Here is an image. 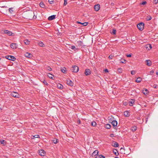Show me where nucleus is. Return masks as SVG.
<instances>
[{
    "instance_id": "obj_49",
    "label": "nucleus",
    "mask_w": 158,
    "mask_h": 158,
    "mask_svg": "<svg viewBox=\"0 0 158 158\" xmlns=\"http://www.w3.org/2000/svg\"><path fill=\"white\" fill-rule=\"evenodd\" d=\"M146 3H147V2L146 1L143 2L141 3V5H145Z\"/></svg>"
},
{
    "instance_id": "obj_56",
    "label": "nucleus",
    "mask_w": 158,
    "mask_h": 158,
    "mask_svg": "<svg viewBox=\"0 0 158 158\" xmlns=\"http://www.w3.org/2000/svg\"><path fill=\"white\" fill-rule=\"evenodd\" d=\"M77 23H78V24H81V23H81V22H79V21H77Z\"/></svg>"
},
{
    "instance_id": "obj_17",
    "label": "nucleus",
    "mask_w": 158,
    "mask_h": 158,
    "mask_svg": "<svg viewBox=\"0 0 158 158\" xmlns=\"http://www.w3.org/2000/svg\"><path fill=\"white\" fill-rule=\"evenodd\" d=\"M124 115L125 117H128L130 115V113L128 111H125L124 112Z\"/></svg>"
},
{
    "instance_id": "obj_28",
    "label": "nucleus",
    "mask_w": 158,
    "mask_h": 158,
    "mask_svg": "<svg viewBox=\"0 0 158 158\" xmlns=\"http://www.w3.org/2000/svg\"><path fill=\"white\" fill-rule=\"evenodd\" d=\"M105 127L106 128L108 129H109L110 128L111 125H110L109 124H106L105 126Z\"/></svg>"
},
{
    "instance_id": "obj_40",
    "label": "nucleus",
    "mask_w": 158,
    "mask_h": 158,
    "mask_svg": "<svg viewBox=\"0 0 158 158\" xmlns=\"http://www.w3.org/2000/svg\"><path fill=\"white\" fill-rule=\"evenodd\" d=\"M81 24L83 25L84 26H86L88 25V23L85 22L81 23Z\"/></svg>"
},
{
    "instance_id": "obj_14",
    "label": "nucleus",
    "mask_w": 158,
    "mask_h": 158,
    "mask_svg": "<svg viewBox=\"0 0 158 158\" xmlns=\"http://www.w3.org/2000/svg\"><path fill=\"white\" fill-rule=\"evenodd\" d=\"M56 15H53L49 16L48 18V20L49 21H51L53 19H54L56 17Z\"/></svg>"
},
{
    "instance_id": "obj_12",
    "label": "nucleus",
    "mask_w": 158,
    "mask_h": 158,
    "mask_svg": "<svg viewBox=\"0 0 158 158\" xmlns=\"http://www.w3.org/2000/svg\"><path fill=\"white\" fill-rule=\"evenodd\" d=\"M17 45L16 44L12 43L10 44V47L13 49L16 48H17Z\"/></svg>"
},
{
    "instance_id": "obj_25",
    "label": "nucleus",
    "mask_w": 158,
    "mask_h": 158,
    "mask_svg": "<svg viewBox=\"0 0 158 158\" xmlns=\"http://www.w3.org/2000/svg\"><path fill=\"white\" fill-rule=\"evenodd\" d=\"M0 143L1 144H3V145H5L6 144V142L4 140L1 139L0 140Z\"/></svg>"
},
{
    "instance_id": "obj_20",
    "label": "nucleus",
    "mask_w": 158,
    "mask_h": 158,
    "mask_svg": "<svg viewBox=\"0 0 158 158\" xmlns=\"http://www.w3.org/2000/svg\"><path fill=\"white\" fill-rule=\"evenodd\" d=\"M137 129V127L135 126L132 127L131 129V131H135Z\"/></svg>"
},
{
    "instance_id": "obj_6",
    "label": "nucleus",
    "mask_w": 158,
    "mask_h": 158,
    "mask_svg": "<svg viewBox=\"0 0 158 158\" xmlns=\"http://www.w3.org/2000/svg\"><path fill=\"white\" fill-rule=\"evenodd\" d=\"M11 96L15 98H19V96L18 93L15 92H12L11 94Z\"/></svg>"
},
{
    "instance_id": "obj_47",
    "label": "nucleus",
    "mask_w": 158,
    "mask_h": 158,
    "mask_svg": "<svg viewBox=\"0 0 158 158\" xmlns=\"http://www.w3.org/2000/svg\"><path fill=\"white\" fill-rule=\"evenodd\" d=\"M64 0V6H65L66 5V4L67 3V1L66 0Z\"/></svg>"
},
{
    "instance_id": "obj_9",
    "label": "nucleus",
    "mask_w": 158,
    "mask_h": 158,
    "mask_svg": "<svg viewBox=\"0 0 158 158\" xmlns=\"http://www.w3.org/2000/svg\"><path fill=\"white\" fill-rule=\"evenodd\" d=\"M85 74L86 76L89 75L91 74V71L89 69H85Z\"/></svg>"
},
{
    "instance_id": "obj_15",
    "label": "nucleus",
    "mask_w": 158,
    "mask_h": 158,
    "mask_svg": "<svg viewBox=\"0 0 158 158\" xmlns=\"http://www.w3.org/2000/svg\"><path fill=\"white\" fill-rule=\"evenodd\" d=\"M135 102V100L134 99H131L129 101V105L130 106H132L133 105V104Z\"/></svg>"
},
{
    "instance_id": "obj_21",
    "label": "nucleus",
    "mask_w": 158,
    "mask_h": 158,
    "mask_svg": "<svg viewBox=\"0 0 158 158\" xmlns=\"http://www.w3.org/2000/svg\"><path fill=\"white\" fill-rule=\"evenodd\" d=\"M48 76L50 79H54L53 78V77H54V76L50 73H48Z\"/></svg>"
},
{
    "instance_id": "obj_26",
    "label": "nucleus",
    "mask_w": 158,
    "mask_h": 158,
    "mask_svg": "<svg viewBox=\"0 0 158 158\" xmlns=\"http://www.w3.org/2000/svg\"><path fill=\"white\" fill-rule=\"evenodd\" d=\"M95 158H105V157L103 155H98L96 156Z\"/></svg>"
},
{
    "instance_id": "obj_38",
    "label": "nucleus",
    "mask_w": 158,
    "mask_h": 158,
    "mask_svg": "<svg viewBox=\"0 0 158 158\" xmlns=\"http://www.w3.org/2000/svg\"><path fill=\"white\" fill-rule=\"evenodd\" d=\"M9 11L11 14H12L13 12V10H12V8H10L9 9Z\"/></svg>"
},
{
    "instance_id": "obj_24",
    "label": "nucleus",
    "mask_w": 158,
    "mask_h": 158,
    "mask_svg": "<svg viewBox=\"0 0 158 158\" xmlns=\"http://www.w3.org/2000/svg\"><path fill=\"white\" fill-rule=\"evenodd\" d=\"M38 44L40 47H44V44L41 41L39 42Z\"/></svg>"
},
{
    "instance_id": "obj_2",
    "label": "nucleus",
    "mask_w": 158,
    "mask_h": 158,
    "mask_svg": "<svg viewBox=\"0 0 158 158\" xmlns=\"http://www.w3.org/2000/svg\"><path fill=\"white\" fill-rule=\"evenodd\" d=\"M144 23L142 22L139 23L137 25V27L139 30L142 31L143 30L144 28Z\"/></svg>"
},
{
    "instance_id": "obj_35",
    "label": "nucleus",
    "mask_w": 158,
    "mask_h": 158,
    "mask_svg": "<svg viewBox=\"0 0 158 158\" xmlns=\"http://www.w3.org/2000/svg\"><path fill=\"white\" fill-rule=\"evenodd\" d=\"M66 69L65 67H64L63 68L61 69V71L62 73H66Z\"/></svg>"
},
{
    "instance_id": "obj_3",
    "label": "nucleus",
    "mask_w": 158,
    "mask_h": 158,
    "mask_svg": "<svg viewBox=\"0 0 158 158\" xmlns=\"http://www.w3.org/2000/svg\"><path fill=\"white\" fill-rule=\"evenodd\" d=\"M71 69L73 72L77 73L79 71V68L78 66L75 65L73 66Z\"/></svg>"
},
{
    "instance_id": "obj_54",
    "label": "nucleus",
    "mask_w": 158,
    "mask_h": 158,
    "mask_svg": "<svg viewBox=\"0 0 158 158\" xmlns=\"http://www.w3.org/2000/svg\"><path fill=\"white\" fill-rule=\"evenodd\" d=\"M118 71L119 73H121V72H122L121 69H118Z\"/></svg>"
},
{
    "instance_id": "obj_59",
    "label": "nucleus",
    "mask_w": 158,
    "mask_h": 158,
    "mask_svg": "<svg viewBox=\"0 0 158 158\" xmlns=\"http://www.w3.org/2000/svg\"><path fill=\"white\" fill-rule=\"evenodd\" d=\"M2 7L3 8H7V6H2Z\"/></svg>"
},
{
    "instance_id": "obj_39",
    "label": "nucleus",
    "mask_w": 158,
    "mask_h": 158,
    "mask_svg": "<svg viewBox=\"0 0 158 158\" xmlns=\"http://www.w3.org/2000/svg\"><path fill=\"white\" fill-rule=\"evenodd\" d=\"M58 140L57 139H54L53 140V142L54 143L56 144L58 142Z\"/></svg>"
},
{
    "instance_id": "obj_43",
    "label": "nucleus",
    "mask_w": 158,
    "mask_h": 158,
    "mask_svg": "<svg viewBox=\"0 0 158 158\" xmlns=\"http://www.w3.org/2000/svg\"><path fill=\"white\" fill-rule=\"evenodd\" d=\"M47 69L49 71H51L52 70V68L49 66L47 67Z\"/></svg>"
},
{
    "instance_id": "obj_22",
    "label": "nucleus",
    "mask_w": 158,
    "mask_h": 158,
    "mask_svg": "<svg viewBox=\"0 0 158 158\" xmlns=\"http://www.w3.org/2000/svg\"><path fill=\"white\" fill-rule=\"evenodd\" d=\"M24 43L27 45L29 44L30 43V41L28 40L27 39H25L24 41Z\"/></svg>"
},
{
    "instance_id": "obj_31",
    "label": "nucleus",
    "mask_w": 158,
    "mask_h": 158,
    "mask_svg": "<svg viewBox=\"0 0 158 158\" xmlns=\"http://www.w3.org/2000/svg\"><path fill=\"white\" fill-rule=\"evenodd\" d=\"M127 61L124 59H121L120 60V62L122 63H126Z\"/></svg>"
},
{
    "instance_id": "obj_58",
    "label": "nucleus",
    "mask_w": 158,
    "mask_h": 158,
    "mask_svg": "<svg viewBox=\"0 0 158 158\" xmlns=\"http://www.w3.org/2000/svg\"><path fill=\"white\" fill-rule=\"evenodd\" d=\"M77 122H78V124H80V123H81V121L80 120H79V121H78Z\"/></svg>"
},
{
    "instance_id": "obj_11",
    "label": "nucleus",
    "mask_w": 158,
    "mask_h": 158,
    "mask_svg": "<svg viewBox=\"0 0 158 158\" xmlns=\"http://www.w3.org/2000/svg\"><path fill=\"white\" fill-rule=\"evenodd\" d=\"M25 56L27 58H31L32 56V55L28 52H27L25 53L24 54Z\"/></svg>"
},
{
    "instance_id": "obj_52",
    "label": "nucleus",
    "mask_w": 158,
    "mask_h": 158,
    "mask_svg": "<svg viewBox=\"0 0 158 158\" xmlns=\"http://www.w3.org/2000/svg\"><path fill=\"white\" fill-rule=\"evenodd\" d=\"M153 87L155 89L157 88V86L156 85H153Z\"/></svg>"
},
{
    "instance_id": "obj_51",
    "label": "nucleus",
    "mask_w": 158,
    "mask_h": 158,
    "mask_svg": "<svg viewBox=\"0 0 158 158\" xmlns=\"http://www.w3.org/2000/svg\"><path fill=\"white\" fill-rule=\"evenodd\" d=\"M60 85V86H58V87H59V88L60 89H61L62 88V87L63 86L61 84Z\"/></svg>"
},
{
    "instance_id": "obj_5",
    "label": "nucleus",
    "mask_w": 158,
    "mask_h": 158,
    "mask_svg": "<svg viewBox=\"0 0 158 158\" xmlns=\"http://www.w3.org/2000/svg\"><path fill=\"white\" fill-rule=\"evenodd\" d=\"M6 58L9 60L14 61L15 60V58L12 56H6Z\"/></svg>"
},
{
    "instance_id": "obj_7",
    "label": "nucleus",
    "mask_w": 158,
    "mask_h": 158,
    "mask_svg": "<svg viewBox=\"0 0 158 158\" xmlns=\"http://www.w3.org/2000/svg\"><path fill=\"white\" fill-rule=\"evenodd\" d=\"M98 150L94 151L92 154V156L94 158H95L96 156L98 155Z\"/></svg>"
},
{
    "instance_id": "obj_60",
    "label": "nucleus",
    "mask_w": 158,
    "mask_h": 158,
    "mask_svg": "<svg viewBox=\"0 0 158 158\" xmlns=\"http://www.w3.org/2000/svg\"><path fill=\"white\" fill-rule=\"evenodd\" d=\"M115 158H119L117 157H115Z\"/></svg>"
},
{
    "instance_id": "obj_55",
    "label": "nucleus",
    "mask_w": 158,
    "mask_h": 158,
    "mask_svg": "<svg viewBox=\"0 0 158 158\" xmlns=\"http://www.w3.org/2000/svg\"><path fill=\"white\" fill-rule=\"evenodd\" d=\"M105 72H109V71H108V69H106L105 70H104Z\"/></svg>"
},
{
    "instance_id": "obj_1",
    "label": "nucleus",
    "mask_w": 158,
    "mask_h": 158,
    "mask_svg": "<svg viewBox=\"0 0 158 158\" xmlns=\"http://www.w3.org/2000/svg\"><path fill=\"white\" fill-rule=\"evenodd\" d=\"M27 19H33V16L34 15V13L32 11H31L27 13Z\"/></svg>"
},
{
    "instance_id": "obj_32",
    "label": "nucleus",
    "mask_w": 158,
    "mask_h": 158,
    "mask_svg": "<svg viewBox=\"0 0 158 158\" xmlns=\"http://www.w3.org/2000/svg\"><path fill=\"white\" fill-rule=\"evenodd\" d=\"M146 48H148V49L149 50L152 48V46L151 44H148V45H147Z\"/></svg>"
},
{
    "instance_id": "obj_27",
    "label": "nucleus",
    "mask_w": 158,
    "mask_h": 158,
    "mask_svg": "<svg viewBox=\"0 0 158 158\" xmlns=\"http://www.w3.org/2000/svg\"><path fill=\"white\" fill-rule=\"evenodd\" d=\"M32 139H34L35 138H40V135H32Z\"/></svg>"
},
{
    "instance_id": "obj_16",
    "label": "nucleus",
    "mask_w": 158,
    "mask_h": 158,
    "mask_svg": "<svg viewBox=\"0 0 158 158\" xmlns=\"http://www.w3.org/2000/svg\"><path fill=\"white\" fill-rule=\"evenodd\" d=\"M94 9L95 11H98L100 9V5L98 4L95 5L94 6Z\"/></svg>"
},
{
    "instance_id": "obj_4",
    "label": "nucleus",
    "mask_w": 158,
    "mask_h": 158,
    "mask_svg": "<svg viewBox=\"0 0 158 158\" xmlns=\"http://www.w3.org/2000/svg\"><path fill=\"white\" fill-rule=\"evenodd\" d=\"M3 32L4 33L7 34L9 36H14L15 35L14 33L8 30H4Z\"/></svg>"
},
{
    "instance_id": "obj_10",
    "label": "nucleus",
    "mask_w": 158,
    "mask_h": 158,
    "mask_svg": "<svg viewBox=\"0 0 158 158\" xmlns=\"http://www.w3.org/2000/svg\"><path fill=\"white\" fill-rule=\"evenodd\" d=\"M66 83L68 85H69L71 86L73 85V82L69 79H68L67 80Z\"/></svg>"
},
{
    "instance_id": "obj_30",
    "label": "nucleus",
    "mask_w": 158,
    "mask_h": 158,
    "mask_svg": "<svg viewBox=\"0 0 158 158\" xmlns=\"http://www.w3.org/2000/svg\"><path fill=\"white\" fill-rule=\"evenodd\" d=\"M152 19V17L150 15H148V16L146 18V20L147 21H149L151 19Z\"/></svg>"
},
{
    "instance_id": "obj_13",
    "label": "nucleus",
    "mask_w": 158,
    "mask_h": 158,
    "mask_svg": "<svg viewBox=\"0 0 158 158\" xmlns=\"http://www.w3.org/2000/svg\"><path fill=\"white\" fill-rule=\"evenodd\" d=\"M111 123L114 127H116L118 124L117 122L115 120H114Z\"/></svg>"
},
{
    "instance_id": "obj_34",
    "label": "nucleus",
    "mask_w": 158,
    "mask_h": 158,
    "mask_svg": "<svg viewBox=\"0 0 158 158\" xmlns=\"http://www.w3.org/2000/svg\"><path fill=\"white\" fill-rule=\"evenodd\" d=\"M112 146L114 147H117L119 145L118 143H117V142H115L114 143V144L112 145Z\"/></svg>"
},
{
    "instance_id": "obj_29",
    "label": "nucleus",
    "mask_w": 158,
    "mask_h": 158,
    "mask_svg": "<svg viewBox=\"0 0 158 158\" xmlns=\"http://www.w3.org/2000/svg\"><path fill=\"white\" fill-rule=\"evenodd\" d=\"M40 6L41 7L43 8H44L45 6L44 4L42 2H40Z\"/></svg>"
},
{
    "instance_id": "obj_23",
    "label": "nucleus",
    "mask_w": 158,
    "mask_h": 158,
    "mask_svg": "<svg viewBox=\"0 0 158 158\" xmlns=\"http://www.w3.org/2000/svg\"><path fill=\"white\" fill-rule=\"evenodd\" d=\"M142 78L141 77H139L137 79L136 82L137 83H139L142 81Z\"/></svg>"
},
{
    "instance_id": "obj_45",
    "label": "nucleus",
    "mask_w": 158,
    "mask_h": 158,
    "mask_svg": "<svg viewBox=\"0 0 158 158\" xmlns=\"http://www.w3.org/2000/svg\"><path fill=\"white\" fill-rule=\"evenodd\" d=\"M153 2L155 4H156L158 3V0H154Z\"/></svg>"
},
{
    "instance_id": "obj_42",
    "label": "nucleus",
    "mask_w": 158,
    "mask_h": 158,
    "mask_svg": "<svg viewBox=\"0 0 158 158\" xmlns=\"http://www.w3.org/2000/svg\"><path fill=\"white\" fill-rule=\"evenodd\" d=\"M114 56L112 55H110L109 56V58L110 59H111Z\"/></svg>"
},
{
    "instance_id": "obj_48",
    "label": "nucleus",
    "mask_w": 158,
    "mask_h": 158,
    "mask_svg": "<svg viewBox=\"0 0 158 158\" xmlns=\"http://www.w3.org/2000/svg\"><path fill=\"white\" fill-rule=\"evenodd\" d=\"M75 48V46H72L71 47V48L73 50Z\"/></svg>"
},
{
    "instance_id": "obj_8",
    "label": "nucleus",
    "mask_w": 158,
    "mask_h": 158,
    "mask_svg": "<svg viewBox=\"0 0 158 158\" xmlns=\"http://www.w3.org/2000/svg\"><path fill=\"white\" fill-rule=\"evenodd\" d=\"M39 154L40 155L43 156H44L45 154V151L43 150H40L39 151Z\"/></svg>"
},
{
    "instance_id": "obj_33",
    "label": "nucleus",
    "mask_w": 158,
    "mask_h": 158,
    "mask_svg": "<svg viewBox=\"0 0 158 158\" xmlns=\"http://www.w3.org/2000/svg\"><path fill=\"white\" fill-rule=\"evenodd\" d=\"M113 153L116 155L118 156V152L115 149L113 150Z\"/></svg>"
},
{
    "instance_id": "obj_57",
    "label": "nucleus",
    "mask_w": 158,
    "mask_h": 158,
    "mask_svg": "<svg viewBox=\"0 0 158 158\" xmlns=\"http://www.w3.org/2000/svg\"><path fill=\"white\" fill-rule=\"evenodd\" d=\"M114 136V135L113 134H111L110 135V136L111 137H112Z\"/></svg>"
},
{
    "instance_id": "obj_18",
    "label": "nucleus",
    "mask_w": 158,
    "mask_h": 158,
    "mask_svg": "<svg viewBox=\"0 0 158 158\" xmlns=\"http://www.w3.org/2000/svg\"><path fill=\"white\" fill-rule=\"evenodd\" d=\"M145 62L147 65L148 66H150L152 64V62L150 60H146L145 61Z\"/></svg>"
},
{
    "instance_id": "obj_41",
    "label": "nucleus",
    "mask_w": 158,
    "mask_h": 158,
    "mask_svg": "<svg viewBox=\"0 0 158 158\" xmlns=\"http://www.w3.org/2000/svg\"><path fill=\"white\" fill-rule=\"evenodd\" d=\"M43 82L44 84L46 85H48V84L47 83V82L45 80H44Z\"/></svg>"
},
{
    "instance_id": "obj_46",
    "label": "nucleus",
    "mask_w": 158,
    "mask_h": 158,
    "mask_svg": "<svg viewBox=\"0 0 158 158\" xmlns=\"http://www.w3.org/2000/svg\"><path fill=\"white\" fill-rule=\"evenodd\" d=\"M135 71L134 70H132V71H131V73L132 75H135Z\"/></svg>"
},
{
    "instance_id": "obj_19",
    "label": "nucleus",
    "mask_w": 158,
    "mask_h": 158,
    "mask_svg": "<svg viewBox=\"0 0 158 158\" xmlns=\"http://www.w3.org/2000/svg\"><path fill=\"white\" fill-rule=\"evenodd\" d=\"M143 93L144 95H147L148 93V90L147 89H144L143 90Z\"/></svg>"
},
{
    "instance_id": "obj_44",
    "label": "nucleus",
    "mask_w": 158,
    "mask_h": 158,
    "mask_svg": "<svg viewBox=\"0 0 158 158\" xmlns=\"http://www.w3.org/2000/svg\"><path fill=\"white\" fill-rule=\"evenodd\" d=\"M54 0H48L49 2L51 4H52L53 3Z\"/></svg>"
},
{
    "instance_id": "obj_36",
    "label": "nucleus",
    "mask_w": 158,
    "mask_h": 158,
    "mask_svg": "<svg viewBox=\"0 0 158 158\" xmlns=\"http://www.w3.org/2000/svg\"><path fill=\"white\" fill-rule=\"evenodd\" d=\"M116 31L115 29H113L112 32H111V34L115 35L116 34Z\"/></svg>"
},
{
    "instance_id": "obj_37",
    "label": "nucleus",
    "mask_w": 158,
    "mask_h": 158,
    "mask_svg": "<svg viewBox=\"0 0 158 158\" xmlns=\"http://www.w3.org/2000/svg\"><path fill=\"white\" fill-rule=\"evenodd\" d=\"M91 125L93 127H95L96 126L97 124L94 121H93V122H92L91 123Z\"/></svg>"
},
{
    "instance_id": "obj_50",
    "label": "nucleus",
    "mask_w": 158,
    "mask_h": 158,
    "mask_svg": "<svg viewBox=\"0 0 158 158\" xmlns=\"http://www.w3.org/2000/svg\"><path fill=\"white\" fill-rule=\"evenodd\" d=\"M154 72L153 70H151L150 71V74L151 75H152L154 73Z\"/></svg>"
},
{
    "instance_id": "obj_53",
    "label": "nucleus",
    "mask_w": 158,
    "mask_h": 158,
    "mask_svg": "<svg viewBox=\"0 0 158 158\" xmlns=\"http://www.w3.org/2000/svg\"><path fill=\"white\" fill-rule=\"evenodd\" d=\"M131 54H129L127 55V57H131Z\"/></svg>"
}]
</instances>
